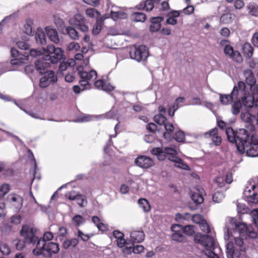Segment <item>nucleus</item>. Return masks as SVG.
I'll use <instances>...</instances> for the list:
<instances>
[{
	"label": "nucleus",
	"instance_id": "f257e3e1",
	"mask_svg": "<svg viewBox=\"0 0 258 258\" xmlns=\"http://www.w3.org/2000/svg\"><path fill=\"white\" fill-rule=\"evenodd\" d=\"M226 134L229 142L235 143L238 152L242 154L247 145L256 142L258 139L254 124L245 125L244 128L235 130L232 127L226 129Z\"/></svg>",
	"mask_w": 258,
	"mask_h": 258
},
{
	"label": "nucleus",
	"instance_id": "f03ea898",
	"mask_svg": "<svg viewBox=\"0 0 258 258\" xmlns=\"http://www.w3.org/2000/svg\"><path fill=\"white\" fill-rule=\"evenodd\" d=\"M249 94L248 90L246 89V84L242 81H239L237 85L234 86L230 94H220V101L223 105L231 104L234 99L240 98L242 102L244 97H247Z\"/></svg>",
	"mask_w": 258,
	"mask_h": 258
},
{
	"label": "nucleus",
	"instance_id": "7ed1b4c3",
	"mask_svg": "<svg viewBox=\"0 0 258 258\" xmlns=\"http://www.w3.org/2000/svg\"><path fill=\"white\" fill-rule=\"evenodd\" d=\"M59 251V247L57 243L52 242L44 243L43 241L38 242V248L33 250V253L36 255H43L50 257L52 254H56Z\"/></svg>",
	"mask_w": 258,
	"mask_h": 258
},
{
	"label": "nucleus",
	"instance_id": "20e7f679",
	"mask_svg": "<svg viewBox=\"0 0 258 258\" xmlns=\"http://www.w3.org/2000/svg\"><path fill=\"white\" fill-rule=\"evenodd\" d=\"M45 55L43 56L44 60H49L52 63H57L61 60L65 59L63 50L59 47H55L53 45H48L47 48H43Z\"/></svg>",
	"mask_w": 258,
	"mask_h": 258
},
{
	"label": "nucleus",
	"instance_id": "39448f33",
	"mask_svg": "<svg viewBox=\"0 0 258 258\" xmlns=\"http://www.w3.org/2000/svg\"><path fill=\"white\" fill-rule=\"evenodd\" d=\"M36 232L35 228L29 225H24L20 231V234L25 239L27 244L35 246L36 248H38V242L41 241L39 240Z\"/></svg>",
	"mask_w": 258,
	"mask_h": 258
},
{
	"label": "nucleus",
	"instance_id": "423d86ee",
	"mask_svg": "<svg viewBox=\"0 0 258 258\" xmlns=\"http://www.w3.org/2000/svg\"><path fill=\"white\" fill-rule=\"evenodd\" d=\"M194 239L196 243H200L205 247V253H208L209 251L215 252L214 251L216 248L215 240L211 236L198 233L195 235Z\"/></svg>",
	"mask_w": 258,
	"mask_h": 258
},
{
	"label": "nucleus",
	"instance_id": "0eeeda50",
	"mask_svg": "<svg viewBox=\"0 0 258 258\" xmlns=\"http://www.w3.org/2000/svg\"><path fill=\"white\" fill-rule=\"evenodd\" d=\"M130 55L132 59H135L139 62L141 60H144L149 55L148 48L144 45H140L138 47H135L131 48Z\"/></svg>",
	"mask_w": 258,
	"mask_h": 258
},
{
	"label": "nucleus",
	"instance_id": "6e6552de",
	"mask_svg": "<svg viewBox=\"0 0 258 258\" xmlns=\"http://www.w3.org/2000/svg\"><path fill=\"white\" fill-rule=\"evenodd\" d=\"M113 235L116 239L117 246L120 248L125 246L123 249L124 252L127 254L131 253L132 247L131 246H128L130 243H129L130 240L128 239L125 240L124 238V234L118 230H114L113 232Z\"/></svg>",
	"mask_w": 258,
	"mask_h": 258
},
{
	"label": "nucleus",
	"instance_id": "1a4fd4ad",
	"mask_svg": "<svg viewBox=\"0 0 258 258\" xmlns=\"http://www.w3.org/2000/svg\"><path fill=\"white\" fill-rule=\"evenodd\" d=\"M242 102L244 107L254 114L255 116L257 115L258 118V97L255 99L249 94L247 97H244L243 98Z\"/></svg>",
	"mask_w": 258,
	"mask_h": 258
},
{
	"label": "nucleus",
	"instance_id": "9d476101",
	"mask_svg": "<svg viewBox=\"0 0 258 258\" xmlns=\"http://www.w3.org/2000/svg\"><path fill=\"white\" fill-rule=\"evenodd\" d=\"M11 56L13 58L11 60V63L13 65H21L25 63V61L28 59V54L20 52L15 48H12L11 50Z\"/></svg>",
	"mask_w": 258,
	"mask_h": 258
},
{
	"label": "nucleus",
	"instance_id": "9b49d317",
	"mask_svg": "<svg viewBox=\"0 0 258 258\" xmlns=\"http://www.w3.org/2000/svg\"><path fill=\"white\" fill-rule=\"evenodd\" d=\"M40 79L39 86L41 88H46L57 81V76L52 71H47Z\"/></svg>",
	"mask_w": 258,
	"mask_h": 258
},
{
	"label": "nucleus",
	"instance_id": "f8f14e48",
	"mask_svg": "<svg viewBox=\"0 0 258 258\" xmlns=\"http://www.w3.org/2000/svg\"><path fill=\"white\" fill-rule=\"evenodd\" d=\"M70 22L83 32H87L89 31V27L86 25V19L81 14H76L70 20Z\"/></svg>",
	"mask_w": 258,
	"mask_h": 258
},
{
	"label": "nucleus",
	"instance_id": "ddd939ff",
	"mask_svg": "<svg viewBox=\"0 0 258 258\" xmlns=\"http://www.w3.org/2000/svg\"><path fill=\"white\" fill-rule=\"evenodd\" d=\"M151 153L156 155L160 160H163L167 156L168 157L172 155L177 152L175 149L166 147L164 148H155L151 150Z\"/></svg>",
	"mask_w": 258,
	"mask_h": 258
},
{
	"label": "nucleus",
	"instance_id": "4468645a",
	"mask_svg": "<svg viewBox=\"0 0 258 258\" xmlns=\"http://www.w3.org/2000/svg\"><path fill=\"white\" fill-rule=\"evenodd\" d=\"M225 54L234 61L241 62L242 61V57L240 53L237 50H234L230 45H225L224 49Z\"/></svg>",
	"mask_w": 258,
	"mask_h": 258
},
{
	"label": "nucleus",
	"instance_id": "2eb2a0df",
	"mask_svg": "<svg viewBox=\"0 0 258 258\" xmlns=\"http://www.w3.org/2000/svg\"><path fill=\"white\" fill-rule=\"evenodd\" d=\"M7 200L16 210H19L22 208L23 200L21 196L16 194H11L8 196Z\"/></svg>",
	"mask_w": 258,
	"mask_h": 258
},
{
	"label": "nucleus",
	"instance_id": "dca6fc26",
	"mask_svg": "<svg viewBox=\"0 0 258 258\" xmlns=\"http://www.w3.org/2000/svg\"><path fill=\"white\" fill-rule=\"evenodd\" d=\"M135 163L142 168H149L154 164L152 159L144 155L140 156L137 158L135 160Z\"/></svg>",
	"mask_w": 258,
	"mask_h": 258
},
{
	"label": "nucleus",
	"instance_id": "f3484780",
	"mask_svg": "<svg viewBox=\"0 0 258 258\" xmlns=\"http://www.w3.org/2000/svg\"><path fill=\"white\" fill-rule=\"evenodd\" d=\"M255 188V185H253L251 187V188H249L248 187L245 188L243 195L245 198H246V201L248 203L250 204H258V195L257 193L255 192H253L252 195L250 194L251 190L252 191L254 190Z\"/></svg>",
	"mask_w": 258,
	"mask_h": 258
},
{
	"label": "nucleus",
	"instance_id": "a211bd4d",
	"mask_svg": "<svg viewBox=\"0 0 258 258\" xmlns=\"http://www.w3.org/2000/svg\"><path fill=\"white\" fill-rule=\"evenodd\" d=\"M78 71L80 78L82 79H84V80L88 81L89 82L93 81L96 79L97 76V72L93 70L88 72L83 71V68L80 67L78 69Z\"/></svg>",
	"mask_w": 258,
	"mask_h": 258
},
{
	"label": "nucleus",
	"instance_id": "6ab92c4d",
	"mask_svg": "<svg viewBox=\"0 0 258 258\" xmlns=\"http://www.w3.org/2000/svg\"><path fill=\"white\" fill-rule=\"evenodd\" d=\"M246 153L248 157H255L258 156V139H256V142L250 143L247 145V147L245 148L243 153Z\"/></svg>",
	"mask_w": 258,
	"mask_h": 258
},
{
	"label": "nucleus",
	"instance_id": "aec40b11",
	"mask_svg": "<svg viewBox=\"0 0 258 258\" xmlns=\"http://www.w3.org/2000/svg\"><path fill=\"white\" fill-rule=\"evenodd\" d=\"M161 0H146L141 2L136 6V8L140 10L145 9L146 11L150 12L154 8V4H159Z\"/></svg>",
	"mask_w": 258,
	"mask_h": 258
},
{
	"label": "nucleus",
	"instance_id": "412c9836",
	"mask_svg": "<svg viewBox=\"0 0 258 258\" xmlns=\"http://www.w3.org/2000/svg\"><path fill=\"white\" fill-rule=\"evenodd\" d=\"M206 138H211L213 143L215 146H219L222 142V138L218 135V130L216 127L211 130L205 134Z\"/></svg>",
	"mask_w": 258,
	"mask_h": 258
},
{
	"label": "nucleus",
	"instance_id": "4be33fe9",
	"mask_svg": "<svg viewBox=\"0 0 258 258\" xmlns=\"http://www.w3.org/2000/svg\"><path fill=\"white\" fill-rule=\"evenodd\" d=\"M130 243L128 245H134L136 243H140L142 242L145 238V234L143 231H134L131 232L130 234Z\"/></svg>",
	"mask_w": 258,
	"mask_h": 258
},
{
	"label": "nucleus",
	"instance_id": "5701e85b",
	"mask_svg": "<svg viewBox=\"0 0 258 258\" xmlns=\"http://www.w3.org/2000/svg\"><path fill=\"white\" fill-rule=\"evenodd\" d=\"M164 20V17L159 16L153 17L151 19V25L150 26V31L152 32H156L161 28V23Z\"/></svg>",
	"mask_w": 258,
	"mask_h": 258
},
{
	"label": "nucleus",
	"instance_id": "b1692460",
	"mask_svg": "<svg viewBox=\"0 0 258 258\" xmlns=\"http://www.w3.org/2000/svg\"><path fill=\"white\" fill-rule=\"evenodd\" d=\"M247 110L246 112H242L241 113L240 117L241 120L247 123L246 125L254 124V121L256 120L255 114L252 113L249 110Z\"/></svg>",
	"mask_w": 258,
	"mask_h": 258
},
{
	"label": "nucleus",
	"instance_id": "393cba45",
	"mask_svg": "<svg viewBox=\"0 0 258 258\" xmlns=\"http://www.w3.org/2000/svg\"><path fill=\"white\" fill-rule=\"evenodd\" d=\"M46 35L49 40L52 42L57 44L59 42V38L57 31L50 27L45 28Z\"/></svg>",
	"mask_w": 258,
	"mask_h": 258
},
{
	"label": "nucleus",
	"instance_id": "a878e982",
	"mask_svg": "<svg viewBox=\"0 0 258 258\" xmlns=\"http://www.w3.org/2000/svg\"><path fill=\"white\" fill-rule=\"evenodd\" d=\"M96 88L106 92L112 91L114 88L109 83H106L103 80H98L94 83Z\"/></svg>",
	"mask_w": 258,
	"mask_h": 258
},
{
	"label": "nucleus",
	"instance_id": "bb28decb",
	"mask_svg": "<svg viewBox=\"0 0 258 258\" xmlns=\"http://www.w3.org/2000/svg\"><path fill=\"white\" fill-rule=\"evenodd\" d=\"M164 125L166 132L163 134V137L167 141H170L172 139V134L174 129V126L172 123L167 121Z\"/></svg>",
	"mask_w": 258,
	"mask_h": 258
},
{
	"label": "nucleus",
	"instance_id": "cd10ccee",
	"mask_svg": "<svg viewBox=\"0 0 258 258\" xmlns=\"http://www.w3.org/2000/svg\"><path fill=\"white\" fill-rule=\"evenodd\" d=\"M180 16V12L177 11H172L168 13L166 23L167 24L175 25L177 24V21L176 18Z\"/></svg>",
	"mask_w": 258,
	"mask_h": 258
},
{
	"label": "nucleus",
	"instance_id": "c85d7f7f",
	"mask_svg": "<svg viewBox=\"0 0 258 258\" xmlns=\"http://www.w3.org/2000/svg\"><path fill=\"white\" fill-rule=\"evenodd\" d=\"M36 42L38 44L44 45L46 44L45 33L41 28H38L35 35Z\"/></svg>",
	"mask_w": 258,
	"mask_h": 258
},
{
	"label": "nucleus",
	"instance_id": "c756f323",
	"mask_svg": "<svg viewBox=\"0 0 258 258\" xmlns=\"http://www.w3.org/2000/svg\"><path fill=\"white\" fill-rule=\"evenodd\" d=\"M191 198L192 201L196 204V205L194 206H193L191 203L189 204V208L191 210H196L197 205L201 204L204 202L203 197L201 194L197 192L192 194Z\"/></svg>",
	"mask_w": 258,
	"mask_h": 258
},
{
	"label": "nucleus",
	"instance_id": "7c9ffc66",
	"mask_svg": "<svg viewBox=\"0 0 258 258\" xmlns=\"http://www.w3.org/2000/svg\"><path fill=\"white\" fill-rule=\"evenodd\" d=\"M242 52L244 57L250 58L253 55V48L249 43L246 42L242 46Z\"/></svg>",
	"mask_w": 258,
	"mask_h": 258
},
{
	"label": "nucleus",
	"instance_id": "2f4dec72",
	"mask_svg": "<svg viewBox=\"0 0 258 258\" xmlns=\"http://www.w3.org/2000/svg\"><path fill=\"white\" fill-rule=\"evenodd\" d=\"M244 75L245 76L246 79V84L249 86V88L254 84H255L256 81L254 78V76L250 70H247L245 71Z\"/></svg>",
	"mask_w": 258,
	"mask_h": 258
},
{
	"label": "nucleus",
	"instance_id": "473e14b6",
	"mask_svg": "<svg viewBox=\"0 0 258 258\" xmlns=\"http://www.w3.org/2000/svg\"><path fill=\"white\" fill-rule=\"evenodd\" d=\"M36 70L41 74L45 73L46 68H47L49 64L48 62H45L44 60H38L35 63Z\"/></svg>",
	"mask_w": 258,
	"mask_h": 258
},
{
	"label": "nucleus",
	"instance_id": "72a5a7b5",
	"mask_svg": "<svg viewBox=\"0 0 258 258\" xmlns=\"http://www.w3.org/2000/svg\"><path fill=\"white\" fill-rule=\"evenodd\" d=\"M235 232H238L239 235L245 237L247 234V227L245 224L239 222L236 224Z\"/></svg>",
	"mask_w": 258,
	"mask_h": 258
},
{
	"label": "nucleus",
	"instance_id": "f704fd0d",
	"mask_svg": "<svg viewBox=\"0 0 258 258\" xmlns=\"http://www.w3.org/2000/svg\"><path fill=\"white\" fill-rule=\"evenodd\" d=\"M79 240L76 238H73L71 239H66L63 243L62 246L64 249H68L70 248H75L78 244Z\"/></svg>",
	"mask_w": 258,
	"mask_h": 258
},
{
	"label": "nucleus",
	"instance_id": "c9c22d12",
	"mask_svg": "<svg viewBox=\"0 0 258 258\" xmlns=\"http://www.w3.org/2000/svg\"><path fill=\"white\" fill-rule=\"evenodd\" d=\"M131 19L135 22H144L147 19L146 15L141 12H135L132 14Z\"/></svg>",
	"mask_w": 258,
	"mask_h": 258
},
{
	"label": "nucleus",
	"instance_id": "e433bc0d",
	"mask_svg": "<svg viewBox=\"0 0 258 258\" xmlns=\"http://www.w3.org/2000/svg\"><path fill=\"white\" fill-rule=\"evenodd\" d=\"M237 100L234 102L232 106V112L234 115L238 114L242 108V105L243 106L242 101L240 98L236 99Z\"/></svg>",
	"mask_w": 258,
	"mask_h": 258
},
{
	"label": "nucleus",
	"instance_id": "4c0bfd02",
	"mask_svg": "<svg viewBox=\"0 0 258 258\" xmlns=\"http://www.w3.org/2000/svg\"><path fill=\"white\" fill-rule=\"evenodd\" d=\"M75 63V61L73 59L70 60V62H61L59 66V70L63 75H64L63 72L69 70L70 71H72L73 69L72 67L71 63Z\"/></svg>",
	"mask_w": 258,
	"mask_h": 258
},
{
	"label": "nucleus",
	"instance_id": "58836bf2",
	"mask_svg": "<svg viewBox=\"0 0 258 258\" xmlns=\"http://www.w3.org/2000/svg\"><path fill=\"white\" fill-rule=\"evenodd\" d=\"M33 21L31 19H27L24 25L25 33L27 35H32L33 33L32 26Z\"/></svg>",
	"mask_w": 258,
	"mask_h": 258
},
{
	"label": "nucleus",
	"instance_id": "ea45409f",
	"mask_svg": "<svg viewBox=\"0 0 258 258\" xmlns=\"http://www.w3.org/2000/svg\"><path fill=\"white\" fill-rule=\"evenodd\" d=\"M248 14L252 16H258V6L254 3H249L247 6Z\"/></svg>",
	"mask_w": 258,
	"mask_h": 258
},
{
	"label": "nucleus",
	"instance_id": "a19ab883",
	"mask_svg": "<svg viewBox=\"0 0 258 258\" xmlns=\"http://www.w3.org/2000/svg\"><path fill=\"white\" fill-rule=\"evenodd\" d=\"M235 15L232 13H227L223 15L220 18V21L224 24H230L235 18Z\"/></svg>",
	"mask_w": 258,
	"mask_h": 258
},
{
	"label": "nucleus",
	"instance_id": "79ce46f5",
	"mask_svg": "<svg viewBox=\"0 0 258 258\" xmlns=\"http://www.w3.org/2000/svg\"><path fill=\"white\" fill-rule=\"evenodd\" d=\"M103 25V20H102L101 19H97L96 21L95 24L94 25L93 28L92 33L95 35L98 34L102 30Z\"/></svg>",
	"mask_w": 258,
	"mask_h": 258
},
{
	"label": "nucleus",
	"instance_id": "37998d69",
	"mask_svg": "<svg viewBox=\"0 0 258 258\" xmlns=\"http://www.w3.org/2000/svg\"><path fill=\"white\" fill-rule=\"evenodd\" d=\"M138 204L143 211L145 212L150 211L151 207L148 201L145 199H141L138 201Z\"/></svg>",
	"mask_w": 258,
	"mask_h": 258
},
{
	"label": "nucleus",
	"instance_id": "c03bdc74",
	"mask_svg": "<svg viewBox=\"0 0 258 258\" xmlns=\"http://www.w3.org/2000/svg\"><path fill=\"white\" fill-rule=\"evenodd\" d=\"M66 30L67 33L72 39H78L79 34L76 29L71 26H69L67 28Z\"/></svg>",
	"mask_w": 258,
	"mask_h": 258
},
{
	"label": "nucleus",
	"instance_id": "a18cd8bd",
	"mask_svg": "<svg viewBox=\"0 0 258 258\" xmlns=\"http://www.w3.org/2000/svg\"><path fill=\"white\" fill-rule=\"evenodd\" d=\"M225 197L224 194L222 191H217L213 195V201L215 203H219L221 202Z\"/></svg>",
	"mask_w": 258,
	"mask_h": 258
},
{
	"label": "nucleus",
	"instance_id": "49530a36",
	"mask_svg": "<svg viewBox=\"0 0 258 258\" xmlns=\"http://www.w3.org/2000/svg\"><path fill=\"white\" fill-rule=\"evenodd\" d=\"M184 100H185V98L184 97H178L176 99L175 104L173 105V111L172 112V114H171V109L168 111L169 115L170 116H174L175 111L179 107L178 104L180 103H183Z\"/></svg>",
	"mask_w": 258,
	"mask_h": 258
},
{
	"label": "nucleus",
	"instance_id": "de8ad7c7",
	"mask_svg": "<svg viewBox=\"0 0 258 258\" xmlns=\"http://www.w3.org/2000/svg\"><path fill=\"white\" fill-rule=\"evenodd\" d=\"M154 121L159 125L164 124L167 121V118L162 114H156L154 117Z\"/></svg>",
	"mask_w": 258,
	"mask_h": 258
},
{
	"label": "nucleus",
	"instance_id": "09e8293b",
	"mask_svg": "<svg viewBox=\"0 0 258 258\" xmlns=\"http://www.w3.org/2000/svg\"><path fill=\"white\" fill-rule=\"evenodd\" d=\"M183 232L188 236H192L195 233V226L191 225H186L183 227Z\"/></svg>",
	"mask_w": 258,
	"mask_h": 258
},
{
	"label": "nucleus",
	"instance_id": "8fccbe9b",
	"mask_svg": "<svg viewBox=\"0 0 258 258\" xmlns=\"http://www.w3.org/2000/svg\"><path fill=\"white\" fill-rule=\"evenodd\" d=\"M173 138L177 142H183L185 140V135L183 132L181 131H178L175 133L174 136H172V138Z\"/></svg>",
	"mask_w": 258,
	"mask_h": 258
},
{
	"label": "nucleus",
	"instance_id": "3c124183",
	"mask_svg": "<svg viewBox=\"0 0 258 258\" xmlns=\"http://www.w3.org/2000/svg\"><path fill=\"white\" fill-rule=\"evenodd\" d=\"M10 190V186L7 183H4L0 186V198L4 197Z\"/></svg>",
	"mask_w": 258,
	"mask_h": 258
},
{
	"label": "nucleus",
	"instance_id": "603ef678",
	"mask_svg": "<svg viewBox=\"0 0 258 258\" xmlns=\"http://www.w3.org/2000/svg\"><path fill=\"white\" fill-rule=\"evenodd\" d=\"M68 234L67 229L64 227H60L59 228L57 232V238L59 240H62L64 238L66 237Z\"/></svg>",
	"mask_w": 258,
	"mask_h": 258
},
{
	"label": "nucleus",
	"instance_id": "864d4df0",
	"mask_svg": "<svg viewBox=\"0 0 258 258\" xmlns=\"http://www.w3.org/2000/svg\"><path fill=\"white\" fill-rule=\"evenodd\" d=\"M199 225L200 229L203 232L207 234L210 233L211 230L210 227L205 219L202 220V222H201V223Z\"/></svg>",
	"mask_w": 258,
	"mask_h": 258
},
{
	"label": "nucleus",
	"instance_id": "5fc2aeb1",
	"mask_svg": "<svg viewBox=\"0 0 258 258\" xmlns=\"http://www.w3.org/2000/svg\"><path fill=\"white\" fill-rule=\"evenodd\" d=\"M73 221L76 226H79L85 222L83 216L80 215H76L73 218Z\"/></svg>",
	"mask_w": 258,
	"mask_h": 258
},
{
	"label": "nucleus",
	"instance_id": "6e6d98bb",
	"mask_svg": "<svg viewBox=\"0 0 258 258\" xmlns=\"http://www.w3.org/2000/svg\"><path fill=\"white\" fill-rule=\"evenodd\" d=\"M171 237L173 240L178 242H183L185 239L184 236L181 232L173 233Z\"/></svg>",
	"mask_w": 258,
	"mask_h": 258
},
{
	"label": "nucleus",
	"instance_id": "4d7b16f0",
	"mask_svg": "<svg viewBox=\"0 0 258 258\" xmlns=\"http://www.w3.org/2000/svg\"><path fill=\"white\" fill-rule=\"evenodd\" d=\"M174 163H175L174 165L176 167H177L178 168H181V169H183L184 170H189V166L186 164L184 163L183 160L179 158L177 160V161Z\"/></svg>",
	"mask_w": 258,
	"mask_h": 258
},
{
	"label": "nucleus",
	"instance_id": "13d9d810",
	"mask_svg": "<svg viewBox=\"0 0 258 258\" xmlns=\"http://www.w3.org/2000/svg\"><path fill=\"white\" fill-rule=\"evenodd\" d=\"M244 238H246V237H244L242 235H239L238 237L235 236L234 237L235 244L239 247L240 250H241V248L243 246Z\"/></svg>",
	"mask_w": 258,
	"mask_h": 258
},
{
	"label": "nucleus",
	"instance_id": "bf43d9fd",
	"mask_svg": "<svg viewBox=\"0 0 258 258\" xmlns=\"http://www.w3.org/2000/svg\"><path fill=\"white\" fill-rule=\"evenodd\" d=\"M66 198L69 199L71 201H75L78 200V197H81V194H75V191H72L67 193L65 195Z\"/></svg>",
	"mask_w": 258,
	"mask_h": 258
},
{
	"label": "nucleus",
	"instance_id": "052dcab7",
	"mask_svg": "<svg viewBox=\"0 0 258 258\" xmlns=\"http://www.w3.org/2000/svg\"><path fill=\"white\" fill-rule=\"evenodd\" d=\"M53 238V233L51 232H46L44 233L42 239H39L40 241H43L44 243H46V241H50Z\"/></svg>",
	"mask_w": 258,
	"mask_h": 258
},
{
	"label": "nucleus",
	"instance_id": "680f3d73",
	"mask_svg": "<svg viewBox=\"0 0 258 258\" xmlns=\"http://www.w3.org/2000/svg\"><path fill=\"white\" fill-rule=\"evenodd\" d=\"M79 84L81 85V87H82V90H85L87 89H89L90 88V83L88 81L82 79L79 81Z\"/></svg>",
	"mask_w": 258,
	"mask_h": 258
},
{
	"label": "nucleus",
	"instance_id": "e2e57ef3",
	"mask_svg": "<svg viewBox=\"0 0 258 258\" xmlns=\"http://www.w3.org/2000/svg\"><path fill=\"white\" fill-rule=\"evenodd\" d=\"M128 246H131L132 247L131 252H133L135 253H140L144 250V247L141 245H137L135 246L132 245H128Z\"/></svg>",
	"mask_w": 258,
	"mask_h": 258
},
{
	"label": "nucleus",
	"instance_id": "0e129e2a",
	"mask_svg": "<svg viewBox=\"0 0 258 258\" xmlns=\"http://www.w3.org/2000/svg\"><path fill=\"white\" fill-rule=\"evenodd\" d=\"M27 244L25 242V239L23 240H17L15 243V246L18 250H22L25 246V244Z\"/></svg>",
	"mask_w": 258,
	"mask_h": 258
},
{
	"label": "nucleus",
	"instance_id": "69168bd1",
	"mask_svg": "<svg viewBox=\"0 0 258 258\" xmlns=\"http://www.w3.org/2000/svg\"><path fill=\"white\" fill-rule=\"evenodd\" d=\"M72 72L67 73L65 75V80L68 82H72L75 79V73L73 71V70L71 71Z\"/></svg>",
	"mask_w": 258,
	"mask_h": 258
},
{
	"label": "nucleus",
	"instance_id": "338daca9",
	"mask_svg": "<svg viewBox=\"0 0 258 258\" xmlns=\"http://www.w3.org/2000/svg\"><path fill=\"white\" fill-rule=\"evenodd\" d=\"M157 128L158 127L157 125L153 122L149 123L146 125V129L151 133H155L157 131Z\"/></svg>",
	"mask_w": 258,
	"mask_h": 258
},
{
	"label": "nucleus",
	"instance_id": "774afa93",
	"mask_svg": "<svg viewBox=\"0 0 258 258\" xmlns=\"http://www.w3.org/2000/svg\"><path fill=\"white\" fill-rule=\"evenodd\" d=\"M78 237L83 241H87L90 238L88 234L83 233L80 229L78 231Z\"/></svg>",
	"mask_w": 258,
	"mask_h": 258
}]
</instances>
